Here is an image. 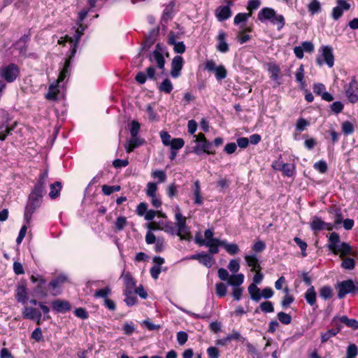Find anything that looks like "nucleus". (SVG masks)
I'll return each instance as SVG.
<instances>
[{"label":"nucleus","mask_w":358,"mask_h":358,"mask_svg":"<svg viewBox=\"0 0 358 358\" xmlns=\"http://www.w3.org/2000/svg\"><path fill=\"white\" fill-rule=\"evenodd\" d=\"M257 19L262 23L269 21L277 27L278 31L281 30L285 24L284 16L277 14L273 8L269 7L262 8L258 13Z\"/></svg>","instance_id":"f257e3e1"},{"label":"nucleus","mask_w":358,"mask_h":358,"mask_svg":"<svg viewBox=\"0 0 358 358\" xmlns=\"http://www.w3.org/2000/svg\"><path fill=\"white\" fill-rule=\"evenodd\" d=\"M336 288L338 289L337 296L343 299L347 294L355 295L358 294V282H354L351 279L338 282Z\"/></svg>","instance_id":"f03ea898"},{"label":"nucleus","mask_w":358,"mask_h":358,"mask_svg":"<svg viewBox=\"0 0 358 358\" xmlns=\"http://www.w3.org/2000/svg\"><path fill=\"white\" fill-rule=\"evenodd\" d=\"M48 178V169L41 172L37 182L32 188L29 196L43 199V197L46 194V182Z\"/></svg>","instance_id":"7ed1b4c3"},{"label":"nucleus","mask_w":358,"mask_h":358,"mask_svg":"<svg viewBox=\"0 0 358 358\" xmlns=\"http://www.w3.org/2000/svg\"><path fill=\"white\" fill-rule=\"evenodd\" d=\"M41 203L42 199L31 196H28L24 213V220L26 224H30L32 215L41 206Z\"/></svg>","instance_id":"20e7f679"},{"label":"nucleus","mask_w":358,"mask_h":358,"mask_svg":"<svg viewBox=\"0 0 358 358\" xmlns=\"http://www.w3.org/2000/svg\"><path fill=\"white\" fill-rule=\"evenodd\" d=\"M176 220L177 221L176 225L178 231L176 234L180 238L181 240L189 241L192 236L189 231V228L186 224V218L184 217L180 213H176Z\"/></svg>","instance_id":"39448f33"},{"label":"nucleus","mask_w":358,"mask_h":358,"mask_svg":"<svg viewBox=\"0 0 358 358\" xmlns=\"http://www.w3.org/2000/svg\"><path fill=\"white\" fill-rule=\"evenodd\" d=\"M320 51L322 54L315 59L317 65L322 66L325 63L329 68H331L334 64V56L332 48L330 45H323L321 47Z\"/></svg>","instance_id":"423d86ee"},{"label":"nucleus","mask_w":358,"mask_h":358,"mask_svg":"<svg viewBox=\"0 0 358 358\" xmlns=\"http://www.w3.org/2000/svg\"><path fill=\"white\" fill-rule=\"evenodd\" d=\"M19 74L20 69L13 63L2 66L0 69V76L9 83L14 82Z\"/></svg>","instance_id":"0eeeda50"},{"label":"nucleus","mask_w":358,"mask_h":358,"mask_svg":"<svg viewBox=\"0 0 358 358\" xmlns=\"http://www.w3.org/2000/svg\"><path fill=\"white\" fill-rule=\"evenodd\" d=\"M205 69L208 71L215 73V78L217 80H222L227 77V72L225 67L223 65L216 66L215 62L212 59L206 61Z\"/></svg>","instance_id":"6e6552de"},{"label":"nucleus","mask_w":358,"mask_h":358,"mask_svg":"<svg viewBox=\"0 0 358 358\" xmlns=\"http://www.w3.org/2000/svg\"><path fill=\"white\" fill-rule=\"evenodd\" d=\"M310 226L311 229L314 231H319L323 229L331 231L334 229L333 224L325 222L317 216H314L313 217L312 222L310 223Z\"/></svg>","instance_id":"1a4fd4ad"},{"label":"nucleus","mask_w":358,"mask_h":358,"mask_svg":"<svg viewBox=\"0 0 358 358\" xmlns=\"http://www.w3.org/2000/svg\"><path fill=\"white\" fill-rule=\"evenodd\" d=\"M231 1H228L226 6H220L215 10V15L220 22L224 21L231 16V6H233Z\"/></svg>","instance_id":"9d476101"},{"label":"nucleus","mask_w":358,"mask_h":358,"mask_svg":"<svg viewBox=\"0 0 358 358\" xmlns=\"http://www.w3.org/2000/svg\"><path fill=\"white\" fill-rule=\"evenodd\" d=\"M150 228L152 230H162L166 233H169L171 235H174L176 234V229L173 226V224L171 221H159L158 222H153Z\"/></svg>","instance_id":"9b49d317"},{"label":"nucleus","mask_w":358,"mask_h":358,"mask_svg":"<svg viewBox=\"0 0 358 358\" xmlns=\"http://www.w3.org/2000/svg\"><path fill=\"white\" fill-rule=\"evenodd\" d=\"M30 279L33 283H38L35 288V292L42 297L47 296L46 280L39 275L36 276L32 275Z\"/></svg>","instance_id":"f8f14e48"},{"label":"nucleus","mask_w":358,"mask_h":358,"mask_svg":"<svg viewBox=\"0 0 358 358\" xmlns=\"http://www.w3.org/2000/svg\"><path fill=\"white\" fill-rule=\"evenodd\" d=\"M186 259L198 260L199 263H201L207 268H210L213 265V257L210 255L205 253L203 252L192 255L189 257H187Z\"/></svg>","instance_id":"ddd939ff"},{"label":"nucleus","mask_w":358,"mask_h":358,"mask_svg":"<svg viewBox=\"0 0 358 358\" xmlns=\"http://www.w3.org/2000/svg\"><path fill=\"white\" fill-rule=\"evenodd\" d=\"M184 60L181 56H175L171 62V76L174 78H178L181 74V70L183 66Z\"/></svg>","instance_id":"4468645a"},{"label":"nucleus","mask_w":358,"mask_h":358,"mask_svg":"<svg viewBox=\"0 0 358 358\" xmlns=\"http://www.w3.org/2000/svg\"><path fill=\"white\" fill-rule=\"evenodd\" d=\"M212 143L208 140H203L202 142L196 143V145L192 148V152L197 155H200L203 152L207 154H215V150H211Z\"/></svg>","instance_id":"2eb2a0df"},{"label":"nucleus","mask_w":358,"mask_h":358,"mask_svg":"<svg viewBox=\"0 0 358 358\" xmlns=\"http://www.w3.org/2000/svg\"><path fill=\"white\" fill-rule=\"evenodd\" d=\"M345 94L351 103H355L358 100V84L355 79L349 83Z\"/></svg>","instance_id":"dca6fc26"},{"label":"nucleus","mask_w":358,"mask_h":358,"mask_svg":"<svg viewBox=\"0 0 358 358\" xmlns=\"http://www.w3.org/2000/svg\"><path fill=\"white\" fill-rule=\"evenodd\" d=\"M125 288L124 289V294H133L136 287V280L132 277L130 273H127L122 275Z\"/></svg>","instance_id":"f3484780"},{"label":"nucleus","mask_w":358,"mask_h":358,"mask_svg":"<svg viewBox=\"0 0 358 358\" xmlns=\"http://www.w3.org/2000/svg\"><path fill=\"white\" fill-rule=\"evenodd\" d=\"M15 299L17 302L25 304L27 301V283L25 281L21 282L17 286L15 290Z\"/></svg>","instance_id":"a211bd4d"},{"label":"nucleus","mask_w":358,"mask_h":358,"mask_svg":"<svg viewBox=\"0 0 358 358\" xmlns=\"http://www.w3.org/2000/svg\"><path fill=\"white\" fill-rule=\"evenodd\" d=\"M159 34V29H152L146 36L145 41L143 43L141 48V51L148 50L152 45L155 43L157 37Z\"/></svg>","instance_id":"6ab92c4d"},{"label":"nucleus","mask_w":358,"mask_h":358,"mask_svg":"<svg viewBox=\"0 0 358 358\" xmlns=\"http://www.w3.org/2000/svg\"><path fill=\"white\" fill-rule=\"evenodd\" d=\"M73 57H72V51H71V55H69V58L65 60L64 66L60 71L59 77L57 78L59 83H63L64 79L69 76L71 72V60Z\"/></svg>","instance_id":"aec40b11"},{"label":"nucleus","mask_w":358,"mask_h":358,"mask_svg":"<svg viewBox=\"0 0 358 358\" xmlns=\"http://www.w3.org/2000/svg\"><path fill=\"white\" fill-rule=\"evenodd\" d=\"M52 307L57 313H65L71 310V306L67 301L56 299L52 301Z\"/></svg>","instance_id":"412c9836"},{"label":"nucleus","mask_w":358,"mask_h":358,"mask_svg":"<svg viewBox=\"0 0 358 358\" xmlns=\"http://www.w3.org/2000/svg\"><path fill=\"white\" fill-rule=\"evenodd\" d=\"M226 33L224 31L220 30L217 37V44L216 45V49L217 51L222 53L227 52L229 50V45L226 42Z\"/></svg>","instance_id":"4be33fe9"},{"label":"nucleus","mask_w":358,"mask_h":358,"mask_svg":"<svg viewBox=\"0 0 358 358\" xmlns=\"http://www.w3.org/2000/svg\"><path fill=\"white\" fill-rule=\"evenodd\" d=\"M148 59L150 62H155L158 69L162 70L164 69L165 59L162 52L152 51L149 54Z\"/></svg>","instance_id":"5701e85b"},{"label":"nucleus","mask_w":358,"mask_h":358,"mask_svg":"<svg viewBox=\"0 0 358 358\" xmlns=\"http://www.w3.org/2000/svg\"><path fill=\"white\" fill-rule=\"evenodd\" d=\"M77 24L78 25V27L76 30L75 34L73 35L74 43L71 50V51H72V57L75 56L80 38L83 35L84 31L86 29V26H84L80 23H77Z\"/></svg>","instance_id":"b1692460"},{"label":"nucleus","mask_w":358,"mask_h":358,"mask_svg":"<svg viewBox=\"0 0 358 358\" xmlns=\"http://www.w3.org/2000/svg\"><path fill=\"white\" fill-rule=\"evenodd\" d=\"M145 143V140L140 138L138 136L135 137H131L129 141H127L124 148L126 152L130 153L134 151V150L142 145Z\"/></svg>","instance_id":"393cba45"},{"label":"nucleus","mask_w":358,"mask_h":358,"mask_svg":"<svg viewBox=\"0 0 358 358\" xmlns=\"http://www.w3.org/2000/svg\"><path fill=\"white\" fill-rule=\"evenodd\" d=\"M341 243L340 236L336 232H332L329 236L328 248L336 255V250L338 249Z\"/></svg>","instance_id":"a878e982"},{"label":"nucleus","mask_w":358,"mask_h":358,"mask_svg":"<svg viewBox=\"0 0 358 358\" xmlns=\"http://www.w3.org/2000/svg\"><path fill=\"white\" fill-rule=\"evenodd\" d=\"M316 292L313 286H310V287H308V289L304 294V298L306 302L310 306H313L314 309L317 308V306L316 305Z\"/></svg>","instance_id":"bb28decb"},{"label":"nucleus","mask_w":358,"mask_h":358,"mask_svg":"<svg viewBox=\"0 0 358 358\" xmlns=\"http://www.w3.org/2000/svg\"><path fill=\"white\" fill-rule=\"evenodd\" d=\"M41 311L33 307L24 306L22 311V315L24 319L34 320L36 317H39Z\"/></svg>","instance_id":"cd10ccee"},{"label":"nucleus","mask_w":358,"mask_h":358,"mask_svg":"<svg viewBox=\"0 0 358 358\" xmlns=\"http://www.w3.org/2000/svg\"><path fill=\"white\" fill-rule=\"evenodd\" d=\"M175 6V2L173 1H170L166 6L162 13V21L167 22L168 21L172 20L174 12L173 8Z\"/></svg>","instance_id":"c85d7f7f"},{"label":"nucleus","mask_w":358,"mask_h":358,"mask_svg":"<svg viewBox=\"0 0 358 358\" xmlns=\"http://www.w3.org/2000/svg\"><path fill=\"white\" fill-rule=\"evenodd\" d=\"M222 240L215 238L206 241L205 246L209 248V253L211 255L217 254L219 252V246L222 247Z\"/></svg>","instance_id":"c756f323"},{"label":"nucleus","mask_w":358,"mask_h":358,"mask_svg":"<svg viewBox=\"0 0 358 358\" xmlns=\"http://www.w3.org/2000/svg\"><path fill=\"white\" fill-rule=\"evenodd\" d=\"M62 83H59L57 80L56 82L52 83L48 87V92L45 94V98L48 100H55L57 99V95L59 92L58 87H59Z\"/></svg>","instance_id":"7c9ffc66"},{"label":"nucleus","mask_w":358,"mask_h":358,"mask_svg":"<svg viewBox=\"0 0 358 358\" xmlns=\"http://www.w3.org/2000/svg\"><path fill=\"white\" fill-rule=\"evenodd\" d=\"M248 293L254 301L258 302L262 299L260 289L255 283H251L249 285Z\"/></svg>","instance_id":"2f4dec72"},{"label":"nucleus","mask_w":358,"mask_h":358,"mask_svg":"<svg viewBox=\"0 0 358 358\" xmlns=\"http://www.w3.org/2000/svg\"><path fill=\"white\" fill-rule=\"evenodd\" d=\"M14 127V126L9 127L8 121L0 124V141H5L7 136L11 134Z\"/></svg>","instance_id":"473e14b6"},{"label":"nucleus","mask_w":358,"mask_h":358,"mask_svg":"<svg viewBox=\"0 0 358 358\" xmlns=\"http://www.w3.org/2000/svg\"><path fill=\"white\" fill-rule=\"evenodd\" d=\"M222 247L230 255H235L240 252V249L236 243H229L227 240H222Z\"/></svg>","instance_id":"72a5a7b5"},{"label":"nucleus","mask_w":358,"mask_h":358,"mask_svg":"<svg viewBox=\"0 0 358 358\" xmlns=\"http://www.w3.org/2000/svg\"><path fill=\"white\" fill-rule=\"evenodd\" d=\"M62 187V183L59 181H56L54 183L51 184L50 186V197L52 199L57 198L60 194Z\"/></svg>","instance_id":"f704fd0d"},{"label":"nucleus","mask_w":358,"mask_h":358,"mask_svg":"<svg viewBox=\"0 0 358 358\" xmlns=\"http://www.w3.org/2000/svg\"><path fill=\"white\" fill-rule=\"evenodd\" d=\"M268 71L271 73V78L277 81L279 80V73L280 72V67L275 63H268Z\"/></svg>","instance_id":"c9c22d12"},{"label":"nucleus","mask_w":358,"mask_h":358,"mask_svg":"<svg viewBox=\"0 0 358 358\" xmlns=\"http://www.w3.org/2000/svg\"><path fill=\"white\" fill-rule=\"evenodd\" d=\"M308 10L312 15L321 13L322 6L320 2L318 0H311L308 5Z\"/></svg>","instance_id":"e433bc0d"},{"label":"nucleus","mask_w":358,"mask_h":358,"mask_svg":"<svg viewBox=\"0 0 358 358\" xmlns=\"http://www.w3.org/2000/svg\"><path fill=\"white\" fill-rule=\"evenodd\" d=\"M244 280V275L242 273L231 275L228 280V285H232L235 287H239Z\"/></svg>","instance_id":"4c0bfd02"},{"label":"nucleus","mask_w":358,"mask_h":358,"mask_svg":"<svg viewBox=\"0 0 358 358\" xmlns=\"http://www.w3.org/2000/svg\"><path fill=\"white\" fill-rule=\"evenodd\" d=\"M340 322L346 325L348 327L352 328L353 330L358 329V322L355 319H350L345 315L340 317Z\"/></svg>","instance_id":"58836bf2"},{"label":"nucleus","mask_w":358,"mask_h":358,"mask_svg":"<svg viewBox=\"0 0 358 358\" xmlns=\"http://www.w3.org/2000/svg\"><path fill=\"white\" fill-rule=\"evenodd\" d=\"M173 88V84L169 78L164 79L159 86V90L166 94L171 93Z\"/></svg>","instance_id":"ea45409f"},{"label":"nucleus","mask_w":358,"mask_h":358,"mask_svg":"<svg viewBox=\"0 0 358 358\" xmlns=\"http://www.w3.org/2000/svg\"><path fill=\"white\" fill-rule=\"evenodd\" d=\"M320 296L324 300H327L331 299L333 296V291L330 286L325 285L320 288Z\"/></svg>","instance_id":"a19ab883"},{"label":"nucleus","mask_w":358,"mask_h":358,"mask_svg":"<svg viewBox=\"0 0 358 358\" xmlns=\"http://www.w3.org/2000/svg\"><path fill=\"white\" fill-rule=\"evenodd\" d=\"M245 260L247 264L249 266L252 267L253 269L259 268V260H258L256 255H246L245 256Z\"/></svg>","instance_id":"79ce46f5"},{"label":"nucleus","mask_w":358,"mask_h":358,"mask_svg":"<svg viewBox=\"0 0 358 358\" xmlns=\"http://www.w3.org/2000/svg\"><path fill=\"white\" fill-rule=\"evenodd\" d=\"M232 340L241 341L243 343L245 338L241 336V334L237 331H233L231 334H229L227 337L223 338V341L226 343L230 342Z\"/></svg>","instance_id":"37998d69"},{"label":"nucleus","mask_w":358,"mask_h":358,"mask_svg":"<svg viewBox=\"0 0 358 358\" xmlns=\"http://www.w3.org/2000/svg\"><path fill=\"white\" fill-rule=\"evenodd\" d=\"M250 16L251 13H239L234 17V23L236 25H239L241 23L245 22Z\"/></svg>","instance_id":"c03bdc74"},{"label":"nucleus","mask_w":358,"mask_h":358,"mask_svg":"<svg viewBox=\"0 0 358 358\" xmlns=\"http://www.w3.org/2000/svg\"><path fill=\"white\" fill-rule=\"evenodd\" d=\"M111 293V289L107 286L103 289L96 290L94 293L95 298H103L104 300L108 299V296Z\"/></svg>","instance_id":"a18cd8bd"},{"label":"nucleus","mask_w":358,"mask_h":358,"mask_svg":"<svg viewBox=\"0 0 358 358\" xmlns=\"http://www.w3.org/2000/svg\"><path fill=\"white\" fill-rule=\"evenodd\" d=\"M185 145V141L181 138H172L169 145L171 150H178L182 148Z\"/></svg>","instance_id":"49530a36"},{"label":"nucleus","mask_w":358,"mask_h":358,"mask_svg":"<svg viewBox=\"0 0 358 358\" xmlns=\"http://www.w3.org/2000/svg\"><path fill=\"white\" fill-rule=\"evenodd\" d=\"M259 308L262 312L266 313H273L274 311L273 303L270 301H265L261 303Z\"/></svg>","instance_id":"de8ad7c7"},{"label":"nucleus","mask_w":358,"mask_h":358,"mask_svg":"<svg viewBox=\"0 0 358 358\" xmlns=\"http://www.w3.org/2000/svg\"><path fill=\"white\" fill-rule=\"evenodd\" d=\"M227 291V285L222 282H218L215 285V293L220 298L226 296Z\"/></svg>","instance_id":"09e8293b"},{"label":"nucleus","mask_w":358,"mask_h":358,"mask_svg":"<svg viewBox=\"0 0 358 358\" xmlns=\"http://www.w3.org/2000/svg\"><path fill=\"white\" fill-rule=\"evenodd\" d=\"M283 174L288 177H292L294 171V166L291 164L284 163L282 164L280 169Z\"/></svg>","instance_id":"8fccbe9b"},{"label":"nucleus","mask_w":358,"mask_h":358,"mask_svg":"<svg viewBox=\"0 0 358 358\" xmlns=\"http://www.w3.org/2000/svg\"><path fill=\"white\" fill-rule=\"evenodd\" d=\"M277 317L280 322H281L282 324H289L292 322V317L290 315L284 313V312H279L277 314Z\"/></svg>","instance_id":"3c124183"},{"label":"nucleus","mask_w":358,"mask_h":358,"mask_svg":"<svg viewBox=\"0 0 358 358\" xmlns=\"http://www.w3.org/2000/svg\"><path fill=\"white\" fill-rule=\"evenodd\" d=\"M355 266V261L353 258L351 257H347L344 259L341 263V267L347 269V270H352Z\"/></svg>","instance_id":"603ef678"},{"label":"nucleus","mask_w":358,"mask_h":358,"mask_svg":"<svg viewBox=\"0 0 358 358\" xmlns=\"http://www.w3.org/2000/svg\"><path fill=\"white\" fill-rule=\"evenodd\" d=\"M121 189L120 185L110 186L104 185L102 186V192L105 195H110L115 192H118Z\"/></svg>","instance_id":"864d4df0"},{"label":"nucleus","mask_w":358,"mask_h":358,"mask_svg":"<svg viewBox=\"0 0 358 358\" xmlns=\"http://www.w3.org/2000/svg\"><path fill=\"white\" fill-rule=\"evenodd\" d=\"M141 129V125L139 122L136 120H132L130 124V134L131 137H135L138 136L139 131Z\"/></svg>","instance_id":"5fc2aeb1"},{"label":"nucleus","mask_w":358,"mask_h":358,"mask_svg":"<svg viewBox=\"0 0 358 358\" xmlns=\"http://www.w3.org/2000/svg\"><path fill=\"white\" fill-rule=\"evenodd\" d=\"M338 334V331L333 330V329H329L325 333L321 334V342L324 343L327 342L331 338L335 336Z\"/></svg>","instance_id":"6e6d98bb"},{"label":"nucleus","mask_w":358,"mask_h":358,"mask_svg":"<svg viewBox=\"0 0 358 358\" xmlns=\"http://www.w3.org/2000/svg\"><path fill=\"white\" fill-rule=\"evenodd\" d=\"M152 177L158 179V182H164L166 179V175L162 170H156L152 172Z\"/></svg>","instance_id":"4d7b16f0"},{"label":"nucleus","mask_w":358,"mask_h":358,"mask_svg":"<svg viewBox=\"0 0 358 358\" xmlns=\"http://www.w3.org/2000/svg\"><path fill=\"white\" fill-rule=\"evenodd\" d=\"M351 246L345 242L341 243L338 249L336 250V255L341 252L343 255H348L351 252Z\"/></svg>","instance_id":"13d9d810"},{"label":"nucleus","mask_w":358,"mask_h":358,"mask_svg":"<svg viewBox=\"0 0 358 358\" xmlns=\"http://www.w3.org/2000/svg\"><path fill=\"white\" fill-rule=\"evenodd\" d=\"M313 166L321 173H326L328 169L327 162L324 160H320L317 162H315Z\"/></svg>","instance_id":"bf43d9fd"},{"label":"nucleus","mask_w":358,"mask_h":358,"mask_svg":"<svg viewBox=\"0 0 358 358\" xmlns=\"http://www.w3.org/2000/svg\"><path fill=\"white\" fill-rule=\"evenodd\" d=\"M294 241L296 243V245L300 248L301 250V254L303 257H306L307 254L306 252V248H307V243L301 240L299 237H295L294 238Z\"/></svg>","instance_id":"052dcab7"},{"label":"nucleus","mask_w":358,"mask_h":358,"mask_svg":"<svg viewBox=\"0 0 358 358\" xmlns=\"http://www.w3.org/2000/svg\"><path fill=\"white\" fill-rule=\"evenodd\" d=\"M342 131L345 135H349V134H352L354 131L353 124L349 121L344 122L342 124Z\"/></svg>","instance_id":"680f3d73"},{"label":"nucleus","mask_w":358,"mask_h":358,"mask_svg":"<svg viewBox=\"0 0 358 358\" xmlns=\"http://www.w3.org/2000/svg\"><path fill=\"white\" fill-rule=\"evenodd\" d=\"M309 124L310 123L306 119L301 117L296 122V130L300 132L303 131Z\"/></svg>","instance_id":"e2e57ef3"},{"label":"nucleus","mask_w":358,"mask_h":358,"mask_svg":"<svg viewBox=\"0 0 358 358\" xmlns=\"http://www.w3.org/2000/svg\"><path fill=\"white\" fill-rule=\"evenodd\" d=\"M296 80L301 85L304 84L303 78H304V67L303 64H301L299 68L297 69L296 74Z\"/></svg>","instance_id":"0e129e2a"},{"label":"nucleus","mask_w":358,"mask_h":358,"mask_svg":"<svg viewBox=\"0 0 358 358\" xmlns=\"http://www.w3.org/2000/svg\"><path fill=\"white\" fill-rule=\"evenodd\" d=\"M157 190V184L155 182H148L147 185V190L146 194L148 196H152L156 195V192Z\"/></svg>","instance_id":"69168bd1"},{"label":"nucleus","mask_w":358,"mask_h":358,"mask_svg":"<svg viewBox=\"0 0 358 358\" xmlns=\"http://www.w3.org/2000/svg\"><path fill=\"white\" fill-rule=\"evenodd\" d=\"M229 270L232 273H237L240 269V264L238 259L230 260L228 265Z\"/></svg>","instance_id":"338daca9"},{"label":"nucleus","mask_w":358,"mask_h":358,"mask_svg":"<svg viewBox=\"0 0 358 358\" xmlns=\"http://www.w3.org/2000/svg\"><path fill=\"white\" fill-rule=\"evenodd\" d=\"M188 339V334L187 332L180 331L177 333V341L180 345H183Z\"/></svg>","instance_id":"774afa93"}]
</instances>
